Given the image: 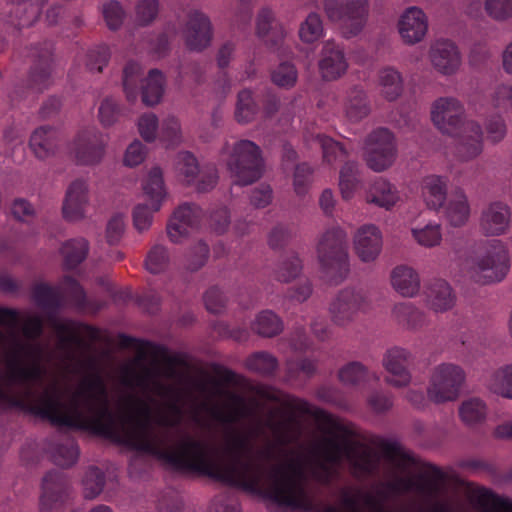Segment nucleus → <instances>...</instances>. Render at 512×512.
Instances as JSON below:
<instances>
[{
	"mask_svg": "<svg viewBox=\"0 0 512 512\" xmlns=\"http://www.w3.org/2000/svg\"><path fill=\"white\" fill-rule=\"evenodd\" d=\"M485 129L487 140L492 143L502 141L507 132L506 123L501 117H496L487 121Z\"/></svg>",
	"mask_w": 512,
	"mask_h": 512,
	"instance_id": "69168bd1",
	"label": "nucleus"
},
{
	"mask_svg": "<svg viewBox=\"0 0 512 512\" xmlns=\"http://www.w3.org/2000/svg\"><path fill=\"white\" fill-rule=\"evenodd\" d=\"M140 189L144 200L154 210H161L169 196L162 168L152 166L147 169L140 179Z\"/></svg>",
	"mask_w": 512,
	"mask_h": 512,
	"instance_id": "aec40b11",
	"label": "nucleus"
},
{
	"mask_svg": "<svg viewBox=\"0 0 512 512\" xmlns=\"http://www.w3.org/2000/svg\"><path fill=\"white\" fill-rule=\"evenodd\" d=\"M444 208V216L453 227L465 225L470 217V206L467 196L461 190L452 194Z\"/></svg>",
	"mask_w": 512,
	"mask_h": 512,
	"instance_id": "2f4dec72",
	"label": "nucleus"
},
{
	"mask_svg": "<svg viewBox=\"0 0 512 512\" xmlns=\"http://www.w3.org/2000/svg\"><path fill=\"white\" fill-rule=\"evenodd\" d=\"M69 494V485L66 479L57 472L46 474L42 482L40 508L49 511L60 506Z\"/></svg>",
	"mask_w": 512,
	"mask_h": 512,
	"instance_id": "5701e85b",
	"label": "nucleus"
},
{
	"mask_svg": "<svg viewBox=\"0 0 512 512\" xmlns=\"http://www.w3.org/2000/svg\"><path fill=\"white\" fill-rule=\"evenodd\" d=\"M185 45L192 51H203L212 42V26L209 18L198 10L188 13L181 31Z\"/></svg>",
	"mask_w": 512,
	"mask_h": 512,
	"instance_id": "2eb2a0df",
	"label": "nucleus"
},
{
	"mask_svg": "<svg viewBox=\"0 0 512 512\" xmlns=\"http://www.w3.org/2000/svg\"><path fill=\"white\" fill-rule=\"evenodd\" d=\"M448 178L430 174L425 176L420 185V193L427 208L439 211L447 199Z\"/></svg>",
	"mask_w": 512,
	"mask_h": 512,
	"instance_id": "bb28decb",
	"label": "nucleus"
},
{
	"mask_svg": "<svg viewBox=\"0 0 512 512\" xmlns=\"http://www.w3.org/2000/svg\"><path fill=\"white\" fill-rule=\"evenodd\" d=\"M410 233L413 241L426 249L438 247L443 241L442 226L433 220L413 225Z\"/></svg>",
	"mask_w": 512,
	"mask_h": 512,
	"instance_id": "7c9ffc66",
	"label": "nucleus"
},
{
	"mask_svg": "<svg viewBox=\"0 0 512 512\" xmlns=\"http://www.w3.org/2000/svg\"><path fill=\"white\" fill-rule=\"evenodd\" d=\"M137 130L142 139L147 143L159 140L160 124L153 113L142 114L136 123Z\"/></svg>",
	"mask_w": 512,
	"mask_h": 512,
	"instance_id": "a18cd8bd",
	"label": "nucleus"
},
{
	"mask_svg": "<svg viewBox=\"0 0 512 512\" xmlns=\"http://www.w3.org/2000/svg\"><path fill=\"white\" fill-rule=\"evenodd\" d=\"M90 204L89 183L79 178L67 187L62 204V215L69 222H78L86 217Z\"/></svg>",
	"mask_w": 512,
	"mask_h": 512,
	"instance_id": "dca6fc26",
	"label": "nucleus"
},
{
	"mask_svg": "<svg viewBox=\"0 0 512 512\" xmlns=\"http://www.w3.org/2000/svg\"><path fill=\"white\" fill-rule=\"evenodd\" d=\"M175 170L181 182L195 187L198 191H208L217 182V175L213 170H200L196 157L187 151L177 155Z\"/></svg>",
	"mask_w": 512,
	"mask_h": 512,
	"instance_id": "9d476101",
	"label": "nucleus"
},
{
	"mask_svg": "<svg viewBox=\"0 0 512 512\" xmlns=\"http://www.w3.org/2000/svg\"><path fill=\"white\" fill-rule=\"evenodd\" d=\"M159 141L167 147L176 146L182 142V130L179 120L174 116L163 119L160 125Z\"/></svg>",
	"mask_w": 512,
	"mask_h": 512,
	"instance_id": "37998d69",
	"label": "nucleus"
},
{
	"mask_svg": "<svg viewBox=\"0 0 512 512\" xmlns=\"http://www.w3.org/2000/svg\"><path fill=\"white\" fill-rule=\"evenodd\" d=\"M324 36V26L319 14L311 12L300 24L299 37L302 42L310 44Z\"/></svg>",
	"mask_w": 512,
	"mask_h": 512,
	"instance_id": "58836bf2",
	"label": "nucleus"
},
{
	"mask_svg": "<svg viewBox=\"0 0 512 512\" xmlns=\"http://www.w3.org/2000/svg\"><path fill=\"white\" fill-rule=\"evenodd\" d=\"M148 154L147 147L138 139L133 140L126 148L123 155V164L134 168L141 165Z\"/></svg>",
	"mask_w": 512,
	"mask_h": 512,
	"instance_id": "6e6d98bb",
	"label": "nucleus"
},
{
	"mask_svg": "<svg viewBox=\"0 0 512 512\" xmlns=\"http://www.w3.org/2000/svg\"><path fill=\"white\" fill-rule=\"evenodd\" d=\"M396 153L395 138L388 129L379 128L373 131L365 142L367 165L376 172L389 168L395 161Z\"/></svg>",
	"mask_w": 512,
	"mask_h": 512,
	"instance_id": "1a4fd4ad",
	"label": "nucleus"
},
{
	"mask_svg": "<svg viewBox=\"0 0 512 512\" xmlns=\"http://www.w3.org/2000/svg\"><path fill=\"white\" fill-rule=\"evenodd\" d=\"M202 218L201 209L191 203H183L173 212L168 225L167 235L171 242L182 243L198 231Z\"/></svg>",
	"mask_w": 512,
	"mask_h": 512,
	"instance_id": "9b49d317",
	"label": "nucleus"
},
{
	"mask_svg": "<svg viewBox=\"0 0 512 512\" xmlns=\"http://www.w3.org/2000/svg\"><path fill=\"white\" fill-rule=\"evenodd\" d=\"M412 360V353L403 347L394 346L385 352L382 360L387 372L386 382L396 388H404L412 383V374L407 365Z\"/></svg>",
	"mask_w": 512,
	"mask_h": 512,
	"instance_id": "4468645a",
	"label": "nucleus"
},
{
	"mask_svg": "<svg viewBox=\"0 0 512 512\" xmlns=\"http://www.w3.org/2000/svg\"><path fill=\"white\" fill-rule=\"evenodd\" d=\"M77 458L78 448L75 442L70 439L64 444L59 445L53 453L55 463L63 467L74 464Z\"/></svg>",
	"mask_w": 512,
	"mask_h": 512,
	"instance_id": "bf43d9fd",
	"label": "nucleus"
},
{
	"mask_svg": "<svg viewBox=\"0 0 512 512\" xmlns=\"http://www.w3.org/2000/svg\"><path fill=\"white\" fill-rule=\"evenodd\" d=\"M18 4L17 13L20 15V25L28 26L34 23L41 11L44 0H10Z\"/></svg>",
	"mask_w": 512,
	"mask_h": 512,
	"instance_id": "8fccbe9b",
	"label": "nucleus"
},
{
	"mask_svg": "<svg viewBox=\"0 0 512 512\" xmlns=\"http://www.w3.org/2000/svg\"><path fill=\"white\" fill-rule=\"evenodd\" d=\"M119 116V106L117 102L110 97L102 100L98 108V119L104 127L112 126L116 123Z\"/></svg>",
	"mask_w": 512,
	"mask_h": 512,
	"instance_id": "052dcab7",
	"label": "nucleus"
},
{
	"mask_svg": "<svg viewBox=\"0 0 512 512\" xmlns=\"http://www.w3.org/2000/svg\"><path fill=\"white\" fill-rule=\"evenodd\" d=\"M430 116L441 133L457 139L459 161H471L482 153V127L477 121L466 119L465 107L459 99L451 96L436 99L431 105Z\"/></svg>",
	"mask_w": 512,
	"mask_h": 512,
	"instance_id": "f257e3e1",
	"label": "nucleus"
},
{
	"mask_svg": "<svg viewBox=\"0 0 512 512\" xmlns=\"http://www.w3.org/2000/svg\"><path fill=\"white\" fill-rule=\"evenodd\" d=\"M60 141V132L51 126H40L33 131L29 146L38 159H47L55 154Z\"/></svg>",
	"mask_w": 512,
	"mask_h": 512,
	"instance_id": "cd10ccee",
	"label": "nucleus"
},
{
	"mask_svg": "<svg viewBox=\"0 0 512 512\" xmlns=\"http://www.w3.org/2000/svg\"><path fill=\"white\" fill-rule=\"evenodd\" d=\"M313 141L321 147L324 161L328 164L342 161L347 156L346 149L339 142L325 135L317 134Z\"/></svg>",
	"mask_w": 512,
	"mask_h": 512,
	"instance_id": "a19ab883",
	"label": "nucleus"
},
{
	"mask_svg": "<svg viewBox=\"0 0 512 512\" xmlns=\"http://www.w3.org/2000/svg\"><path fill=\"white\" fill-rule=\"evenodd\" d=\"M109 58V48L106 45H101L89 51L86 65L90 71L100 72L108 63Z\"/></svg>",
	"mask_w": 512,
	"mask_h": 512,
	"instance_id": "e2e57ef3",
	"label": "nucleus"
},
{
	"mask_svg": "<svg viewBox=\"0 0 512 512\" xmlns=\"http://www.w3.org/2000/svg\"><path fill=\"white\" fill-rule=\"evenodd\" d=\"M383 248V235L380 228L374 224L360 226L353 236L355 255L363 263L375 262Z\"/></svg>",
	"mask_w": 512,
	"mask_h": 512,
	"instance_id": "f3484780",
	"label": "nucleus"
},
{
	"mask_svg": "<svg viewBox=\"0 0 512 512\" xmlns=\"http://www.w3.org/2000/svg\"><path fill=\"white\" fill-rule=\"evenodd\" d=\"M345 118L352 123L364 119L370 112V106L365 90L359 86L350 88L342 103Z\"/></svg>",
	"mask_w": 512,
	"mask_h": 512,
	"instance_id": "c85d7f7f",
	"label": "nucleus"
},
{
	"mask_svg": "<svg viewBox=\"0 0 512 512\" xmlns=\"http://www.w3.org/2000/svg\"><path fill=\"white\" fill-rule=\"evenodd\" d=\"M108 144V135L96 127L79 131L70 145V153L78 164L96 165L102 161Z\"/></svg>",
	"mask_w": 512,
	"mask_h": 512,
	"instance_id": "6e6552de",
	"label": "nucleus"
},
{
	"mask_svg": "<svg viewBox=\"0 0 512 512\" xmlns=\"http://www.w3.org/2000/svg\"><path fill=\"white\" fill-rule=\"evenodd\" d=\"M488 388L501 397L512 399V364L497 369L490 377Z\"/></svg>",
	"mask_w": 512,
	"mask_h": 512,
	"instance_id": "e433bc0d",
	"label": "nucleus"
},
{
	"mask_svg": "<svg viewBox=\"0 0 512 512\" xmlns=\"http://www.w3.org/2000/svg\"><path fill=\"white\" fill-rule=\"evenodd\" d=\"M283 328L282 321L272 311H263L257 317L253 324V329L260 335L271 337Z\"/></svg>",
	"mask_w": 512,
	"mask_h": 512,
	"instance_id": "79ce46f5",
	"label": "nucleus"
},
{
	"mask_svg": "<svg viewBox=\"0 0 512 512\" xmlns=\"http://www.w3.org/2000/svg\"><path fill=\"white\" fill-rule=\"evenodd\" d=\"M349 64L342 47L328 40L323 44L318 62L319 73L325 81H335L343 77Z\"/></svg>",
	"mask_w": 512,
	"mask_h": 512,
	"instance_id": "6ab92c4d",
	"label": "nucleus"
},
{
	"mask_svg": "<svg viewBox=\"0 0 512 512\" xmlns=\"http://www.w3.org/2000/svg\"><path fill=\"white\" fill-rule=\"evenodd\" d=\"M324 0V10L331 21L343 23L345 34L353 36L364 27L368 11V0Z\"/></svg>",
	"mask_w": 512,
	"mask_h": 512,
	"instance_id": "0eeeda50",
	"label": "nucleus"
},
{
	"mask_svg": "<svg viewBox=\"0 0 512 512\" xmlns=\"http://www.w3.org/2000/svg\"><path fill=\"white\" fill-rule=\"evenodd\" d=\"M142 101L147 106H153L160 102L164 93V76L157 69L149 71L148 76L141 80Z\"/></svg>",
	"mask_w": 512,
	"mask_h": 512,
	"instance_id": "f704fd0d",
	"label": "nucleus"
},
{
	"mask_svg": "<svg viewBox=\"0 0 512 512\" xmlns=\"http://www.w3.org/2000/svg\"><path fill=\"white\" fill-rule=\"evenodd\" d=\"M83 295V290L80 285L69 277L63 280L60 287H51L45 283H39L34 288V296L43 306L57 305L64 296L81 300Z\"/></svg>",
	"mask_w": 512,
	"mask_h": 512,
	"instance_id": "4be33fe9",
	"label": "nucleus"
},
{
	"mask_svg": "<svg viewBox=\"0 0 512 512\" xmlns=\"http://www.w3.org/2000/svg\"><path fill=\"white\" fill-rule=\"evenodd\" d=\"M461 421L468 426L483 423L488 414L485 401L479 397H470L462 401L458 409Z\"/></svg>",
	"mask_w": 512,
	"mask_h": 512,
	"instance_id": "473e14b6",
	"label": "nucleus"
},
{
	"mask_svg": "<svg viewBox=\"0 0 512 512\" xmlns=\"http://www.w3.org/2000/svg\"><path fill=\"white\" fill-rule=\"evenodd\" d=\"M345 241V231L336 226L326 230L317 244V258L320 266L337 281H342L349 273V256Z\"/></svg>",
	"mask_w": 512,
	"mask_h": 512,
	"instance_id": "20e7f679",
	"label": "nucleus"
},
{
	"mask_svg": "<svg viewBox=\"0 0 512 512\" xmlns=\"http://www.w3.org/2000/svg\"><path fill=\"white\" fill-rule=\"evenodd\" d=\"M159 210H154L148 202L138 203L133 208L132 219L133 225L138 232L147 231L152 223L154 214Z\"/></svg>",
	"mask_w": 512,
	"mask_h": 512,
	"instance_id": "09e8293b",
	"label": "nucleus"
},
{
	"mask_svg": "<svg viewBox=\"0 0 512 512\" xmlns=\"http://www.w3.org/2000/svg\"><path fill=\"white\" fill-rule=\"evenodd\" d=\"M456 303V293L449 282L437 279L431 282L425 292V304L434 313L450 311Z\"/></svg>",
	"mask_w": 512,
	"mask_h": 512,
	"instance_id": "b1692460",
	"label": "nucleus"
},
{
	"mask_svg": "<svg viewBox=\"0 0 512 512\" xmlns=\"http://www.w3.org/2000/svg\"><path fill=\"white\" fill-rule=\"evenodd\" d=\"M377 85L381 95L386 100L395 101L403 93V76L401 72L394 67H383L378 72Z\"/></svg>",
	"mask_w": 512,
	"mask_h": 512,
	"instance_id": "c756f323",
	"label": "nucleus"
},
{
	"mask_svg": "<svg viewBox=\"0 0 512 512\" xmlns=\"http://www.w3.org/2000/svg\"><path fill=\"white\" fill-rule=\"evenodd\" d=\"M302 269L300 259L292 255L282 262L279 267L277 277L282 282H289L299 275Z\"/></svg>",
	"mask_w": 512,
	"mask_h": 512,
	"instance_id": "0e129e2a",
	"label": "nucleus"
},
{
	"mask_svg": "<svg viewBox=\"0 0 512 512\" xmlns=\"http://www.w3.org/2000/svg\"><path fill=\"white\" fill-rule=\"evenodd\" d=\"M396 26L404 44L416 45L427 36L429 20L422 8L409 6L400 13Z\"/></svg>",
	"mask_w": 512,
	"mask_h": 512,
	"instance_id": "ddd939ff",
	"label": "nucleus"
},
{
	"mask_svg": "<svg viewBox=\"0 0 512 512\" xmlns=\"http://www.w3.org/2000/svg\"><path fill=\"white\" fill-rule=\"evenodd\" d=\"M104 487V474L95 467L89 468L83 478V493L86 499L98 496Z\"/></svg>",
	"mask_w": 512,
	"mask_h": 512,
	"instance_id": "de8ad7c7",
	"label": "nucleus"
},
{
	"mask_svg": "<svg viewBox=\"0 0 512 512\" xmlns=\"http://www.w3.org/2000/svg\"><path fill=\"white\" fill-rule=\"evenodd\" d=\"M510 269V255L506 244L492 240L472 251L461 262V270L471 281L479 284L500 282Z\"/></svg>",
	"mask_w": 512,
	"mask_h": 512,
	"instance_id": "f03ea898",
	"label": "nucleus"
},
{
	"mask_svg": "<svg viewBox=\"0 0 512 512\" xmlns=\"http://www.w3.org/2000/svg\"><path fill=\"white\" fill-rule=\"evenodd\" d=\"M312 175V169L307 164H301L296 167L294 173L293 186L294 190L298 195L306 193L309 184L310 177Z\"/></svg>",
	"mask_w": 512,
	"mask_h": 512,
	"instance_id": "774afa93",
	"label": "nucleus"
},
{
	"mask_svg": "<svg viewBox=\"0 0 512 512\" xmlns=\"http://www.w3.org/2000/svg\"><path fill=\"white\" fill-rule=\"evenodd\" d=\"M256 112L257 105L252 97V92L247 89L240 91L235 110L236 120L239 123H248L254 119Z\"/></svg>",
	"mask_w": 512,
	"mask_h": 512,
	"instance_id": "c03bdc74",
	"label": "nucleus"
},
{
	"mask_svg": "<svg viewBox=\"0 0 512 512\" xmlns=\"http://www.w3.org/2000/svg\"><path fill=\"white\" fill-rule=\"evenodd\" d=\"M125 231V215L115 213L108 220L105 237L109 244L113 245L120 241Z\"/></svg>",
	"mask_w": 512,
	"mask_h": 512,
	"instance_id": "680f3d73",
	"label": "nucleus"
},
{
	"mask_svg": "<svg viewBox=\"0 0 512 512\" xmlns=\"http://www.w3.org/2000/svg\"><path fill=\"white\" fill-rule=\"evenodd\" d=\"M168 262L167 249L161 245H155L147 255L145 266L150 273L157 274L166 269Z\"/></svg>",
	"mask_w": 512,
	"mask_h": 512,
	"instance_id": "864d4df0",
	"label": "nucleus"
},
{
	"mask_svg": "<svg viewBox=\"0 0 512 512\" xmlns=\"http://www.w3.org/2000/svg\"><path fill=\"white\" fill-rule=\"evenodd\" d=\"M297 70L292 63L283 62L279 64L271 74L273 83L282 88H291L297 81Z\"/></svg>",
	"mask_w": 512,
	"mask_h": 512,
	"instance_id": "3c124183",
	"label": "nucleus"
},
{
	"mask_svg": "<svg viewBox=\"0 0 512 512\" xmlns=\"http://www.w3.org/2000/svg\"><path fill=\"white\" fill-rule=\"evenodd\" d=\"M370 305L368 293L363 288L347 287L340 290L329 305L331 320L338 326H346L359 314L367 312Z\"/></svg>",
	"mask_w": 512,
	"mask_h": 512,
	"instance_id": "423d86ee",
	"label": "nucleus"
},
{
	"mask_svg": "<svg viewBox=\"0 0 512 512\" xmlns=\"http://www.w3.org/2000/svg\"><path fill=\"white\" fill-rule=\"evenodd\" d=\"M365 201L389 211L401 202V195L394 184L384 178H377L366 189Z\"/></svg>",
	"mask_w": 512,
	"mask_h": 512,
	"instance_id": "a878e982",
	"label": "nucleus"
},
{
	"mask_svg": "<svg viewBox=\"0 0 512 512\" xmlns=\"http://www.w3.org/2000/svg\"><path fill=\"white\" fill-rule=\"evenodd\" d=\"M88 242L84 238H77L67 241L62 247V254L65 264L73 268L81 263L87 255Z\"/></svg>",
	"mask_w": 512,
	"mask_h": 512,
	"instance_id": "ea45409f",
	"label": "nucleus"
},
{
	"mask_svg": "<svg viewBox=\"0 0 512 512\" xmlns=\"http://www.w3.org/2000/svg\"><path fill=\"white\" fill-rule=\"evenodd\" d=\"M223 154L228 155L227 166L234 182L248 185L260 178L263 161L259 147L249 140H240L233 145L226 144Z\"/></svg>",
	"mask_w": 512,
	"mask_h": 512,
	"instance_id": "7ed1b4c3",
	"label": "nucleus"
},
{
	"mask_svg": "<svg viewBox=\"0 0 512 512\" xmlns=\"http://www.w3.org/2000/svg\"><path fill=\"white\" fill-rule=\"evenodd\" d=\"M465 380L463 369L453 363L433 367L427 387L428 398L435 403L454 401L460 394Z\"/></svg>",
	"mask_w": 512,
	"mask_h": 512,
	"instance_id": "39448f33",
	"label": "nucleus"
},
{
	"mask_svg": "<svg viewBox=\"0 0 512 512\" xmlns=\"http://www.w3.org/2000/svg\"><path fill=\"white\" fill-rule=\"evenodd\" d=\"M361 185L359 167L355 162H346L340 170L338 187L343 200H351Z\"/></svg>",
	"mask_w": 512,
	"mask_h": 512,
	"instance_id": "72a5a7b5",
	"label": "nucleus"
},
{
	"mask_svg": "<svg viewBox=\"0 0 512 512\" xmlns=\"http://www.w3.org/2000/svg\"><path fill=\"white\" fill-rule=\"evenodd\" d=\"M465 13L474 19L481 18L483 13L498 23L512 19V0H468Z\"/></svg>",
	"mask_w": 512,
	"mask_h": 512,
	"instance_id": "412c9836",
	"label": "nucleus"
},
{
	"mask_svg": "<svg viewBox=\"0 0 512 512\" xmlns=\"http://www.w3.org/2000/svg\"><path fill=\"white\" fill-rule=\"evenodd\" d=\"M511 218L512 212L509 205L495 201L482 210L479 228L486 236H502L509 231Z\"/></svg>",
	"mask_w": 512,
	"mask_h": 512,
	"instance_id": "a211bd4d",
	"label": "nucleus"
},
{
	"mask_svg": "<svg viewBox=\"0 0 512 512\" xmlns=\"http://www.w3.org/2000/svg\"><path fill=\"white\" fill-rule=\"evenodd\" d=\"M390 285L400 296L414 298L420 292V275L412 266L400 264L395 266L390 272Z\"/></svg>",
	"mask_w": 512,
	"mask_h": 512,
	"instance_id": "393cba45",
	"label": "nucleus"
},
{
	"mask_svg": "<svg viewBox=\"0 0 512 512\" xmlns=\"http://www.w3.org/2000/svg\"><path fill=\"white\" fill-rule=\"evenodd\" d=\"M102 14L104 20L111 30L118 29L124 20L125 11L121 4L117 1L111 0L103 5Z\"/></svg>",
	"mask_w": 512,
	"mask_h": 512,
	"instance_id": "13d9d810",
	"label": "nucleus"
},
{
	"mask_svg": "<svg viewBox=\"0 0 512 512\" xmlns=\"http://www.w3.org/2000/svg\"><path fill=\"white\" fill-rule=\"evenodd\" d=\"M159 9V0H139L134 9V21L140 26H147L157 18Z\"/></svg>",
	"mask_w": 512,
	"mask_h": 512,
	"instance_id": "49530a36",
	"label": "nucleus"
},
{
	"mask_svg": "<svg viewBox=\"0 0 512 512\" xmlns=\"http://www.w3.org/2000/svg\"><path fill=\"white\" fill-rule=\"evenodd\" d=\"M367 375L365 367L359 362H351L343 366L338 373L339 380L347 386L357 385Z\"/></svg>",
	"mask_w": 512,
	"mask_h": 512,
	"instance_id": "603ef678",
	"label": "nucleus"
},
{
	"mask_svg": "<svg viewBox=\"0 0 512 512\" xmlns=\"http://www.w3.org/2000/svg\"><path fill=\"white\" fill-rule=\"evenodd\" d=\"M428 59L432 68L443 76H453L462 66V56L458 46L448 39H436L430 43Z\"/></svg>",
	"mask_w": 512,
	"mask_h": 512,
	"instance_id": "f8f14e48",
	"label": "nucleus"
},
{
	"mask_svg": "<svg viewBox=\"0 0 512 512\" xmlns=\"http://www.w3.org/2000/svg\"><path fill=\"white\" fill-rule=\"evenodd\" d=\"M246 365L252 371L268 374L275 370L277 361L266 352H257L246 360Z\"/></svg>",
	"mask_w": 512,
	"mask_h": 512,
	"instance_id": "4d7b16f0",
	"label": "nucleus"
},
{
	"mask_svg": "<svg viewBox=\"0 0 512 512\" xmlns=\"http://www.w3.org/2000/svg\"><path fill=\"white\" fill-rule=\"evenodd\" d=\"M143 67L138 61L131 60L127 62L123 69V89L127 100L134 102L139 94L138 83L141 79Z\"/></svg>",
	"mask_w": 512,
	"mask_h": 512,
	"instance_id": "4c0bfd02",
	"label": "nucleus"
},
{
	"mask_svg": "<svg viewBox=\"0 0 512 512\" xmlns=\"http://www.w3.org/2000/svg\"><path fill=\"white\" fill-rule=\"evenodd\" d=\"M393 314L408 329L417 330L428 324L427 314L412 303H400L393 309Z\"/></svg>",
	"mask_w": 512,
	"mask_h": 512,
	"instance_id": "c9c22d12",
	"label": "nucleus"
},
{
	"mask_svg": "<svg viewBox=\"0 0 512 512\" xmlns=\"http://www.w3.org/2000/svg\"><path fill=\"white\" fill-rule=\"evenodd\" d=\"M273 12L268 8L259 11L256 20V31L259 37L265 38L276 27Z\"/></svg>",
	"mask_w": 512,
	"mask_h": 512,
	"instance_id": "338daca9",
	"label": "nucleus"
},
{
	"mask_svg": "<svg viewBox=\"0 0 512 512\" xmlns=\"http://www.w3.org/2000/svg\"><path fill=\"white\" fill-rule=\"evenodd\" d=\"M490 101L496 109L512 111V82L497 85L490 95Z\"/></svg>",
	"mask_w": 512,
	"mask_h": 512,
	"instance_id": "5fc2aeb1",
	"label": "nucleus"
}]
</instances>
